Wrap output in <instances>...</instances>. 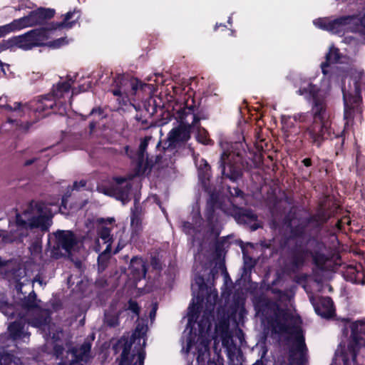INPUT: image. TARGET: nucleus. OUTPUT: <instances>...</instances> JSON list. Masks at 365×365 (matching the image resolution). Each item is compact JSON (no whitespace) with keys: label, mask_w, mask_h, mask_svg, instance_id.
I'll return each mask as SVG.
<instances>
[{"label":"nucleus","mask_w":365,"mask_h":365,"mask_svg":"<svg viewBox=\"0 0 365 365\" xmlns=\"http://www.w3.org/2000/svg\"><path fill=\"white\" fill-rule=\"evenodd\" d=\"M309 299L318 315L324 318H330L334 314V308L330 297H321L317 302L313 296H309Z\"/></svg>","instance_id":"nucleus-21"},{"label":"nucleus","mask_w":365,"mask_h":365,"mask_svg":"<svg viewBox=\"0 0 365 365\" xmlns=\"http://www.w3.org/2000/svg\"><path fill=\"white\" fill-rule=\"evenodd\" d=\"M114 222V218L102 219L101 220V225L98 230V238L96 240L94 246V250L96 252H102L98 259L105 257L110 252L113 240L112 236L110 235L112 227H107V225H111Z\"/></svg>","instance_id":"nucleus-13"},{"label":"nucleus","mask_w":365,"mask_h":365,"mask_svg":"<svg viewBox=\"0 0 365 365\" xmlns=\"http://www.w3.org/2000/svg\"><path fill=\"white\" fill-rule=\"evenodd\" d=\"M329 291H331V287H329Z\"/></svg>","instance_id":"nucleus-59"},{"label":"nucleus","mask_w":365,"mask_h":365,"mask_svg":"<svg viewBox=\"0 0 365 365\" xmlns=\"http://www.w3.org/2000/svg\"><path fill=\"white\" fill-rule=\"evenodd\" d=\"M147 326L138 324L129 344H125L118 365H143L146 344Z\"/></svg>","instance_id":"nucleus-8"},{"label":"nucleus","mask_w":365,"mask_h":365,"mask_svg":"<svg viewBox=\"0 0 365 365\" xmlns=\"http://www.w3.org/2000/svg\"><path fill=\"white\" fill-rule=\"evenodd\" d=\"M78 12L76 11H69L66 14L63 21L58 24L51 25L48 28H53V31L60 27L71 28L76 21L78 18Z\"/></svg>","instance_id":"nucleus-27"},{"label":"nucleus","mask_w":365,"mask_h":365,"mask_svg":"<svg viewBox=\"0 0 365 365\" xmlns=\"http://www.w3.org/2000/svg\"><path fill=\"white\" fill-rule=\"evenodd\" d=\"M0 108L10 113L9 115L22 118L25 116L34 106L31 103L22 104L19 102L9 103L6 96L0 97Z\"/></svg>","instance_id":"nucleus-18"},{"label":"nucleus","mask_w":365,"mask_h":365,"mask_svg":"<svg viewBox=\"0 0 365 365\" xmlns=\"http://www.w3.org/2000/svg\"><path fill=\"white\" fill-rule=\"evenodd\" d=\"M245 308L243 307L242 305H241L240 307V315L242 316L245 314Z\"/></svg>","instance_id":"nucleus-49"},{"label":"nucleus","mask_w":365,"mask_h":365,"mask_svg":"<svg viewBox=\"0 0 365 365\" xmlns=\"http://www.w3.org/2000/svg\"><path fill=\"white\" fill-rule=\"evenodd\" d=\"M53 202H31L21 214L16 215L17 233L11 237L3 236L5 242L21 240L28 228H41L46 230L51 225V219L56 210L53 211L48 205H54Z\"/></svg>","instance_id":"nucleus-4"},{"label":"nucleus","mask_w":365,"mask_h":365,"mask_svg":"<svg viewBox=\"0 0 365 365\" xmlns=\"http://www.w3.org/2000/svg\"><path fill=\"white\" fill-rule=\"evenodd\" d=\"M276 317L279 320H283V329L285 326L293 324L296 327L295 340L294 342V354L299 356L298 363L303 364L307 361V349L304 343V339L299 325L301 324L300 318L291 310L278 309Z\"/></svg>","instance_id":"nucleus-10"},{"label":"nucleus","mask_w":365,"mask_h":365,"mask_svg":"<svg viewBox=\"0 0 365 365\" xmlns=\"http://www.w3.org/2000/svg\"><path fill=\"white\" fill-rule=\"evenodd\" d=\"M147 146H148L147 140L146 139L143 140L140 142V144L139 145L138 158L136 159L139 166H142L144 160L147 158L146 155H145V152L146 150Z\"/></svg>","instance_id":"nucleus-34"},{"label":"nucleus","mask_w":365,"mask_h":365,"mask_svg":"<svg viewBox=\"0 0 365 365\" xmlns=\"http://www.w3.org/2000/svg\"><path fill=\"white\" fill-rule=\"evenodd\" d=\"M71 86V83L68 81L58 83L53 91L54 96L58 100L64 98L65 94L69 93Z\"/></svg>","instance_id":"nucleus-28"},{"label":"nucleus","mask_w":365,"mask_h":365,"mask_svg":"<svg viewBox=\"0 0 365 365\" xmlns=\"http://www.w3.org/2000/svg\"><path fill=\"white\" fill-rule=\"evenodd\" d=\"M191 287L195 294V291L197 289L198 291L197 295V302L205 292L207 293L206 309L204 311L202 319L198 322L199 333L196 341L194 342L197 350V361H199L200 358H203L205 355L209 354V344L210 341L209 331L212 325L211 321L213 319L212 312L214 310L217 299V292L215 288L205 284L204 279L201 276H196L195 277Z\"/></svg>","instance_id":"nucleus-3"},{"label":"nucleus","mask_w":365,"mask_h":365,"mask_svg":"<svg viewBox=\"0 0 365 365\" xmlns=\"http://www.w3.org/2000/svg\"><path fill=\"white\" fill-rule=\"evenodd\" d=\"M25 324L20 322H15L9 326V334L14 340L26 341L29 339V334L24 330Z\"/></svg>","instance_id":"nucleus-23"},{"label":"nucleus","mask_w":365,"mask_h":365,"mask_svg":"<svg viewBox=\"0 0 365 365\" xmlns=\"http://www.w3.org/2000/svg\"><path fill=\"white\" fill-rule=\"evenodd\" d=\"M303 262L304 257L302 255H297L293 259V263L296 267H298L299 266L302 264Z\"/></svg>","instance_id":"nucleus-40"},{"label":"nucleus","mask_w":365,"mask_h":365,"mask_svg":"<svg viewBox=\"0 0 365 365\" xmlns=\"http://www.w3.org/2000/svg\"><path fill=\"white\" fill-rule=\"evenodd\" d=\"M14 118H18V117L9 115L8 117L7 120L9 123L14 124L15 125L16 128L18 129L19 130H21L22 132H26L31 126V123H29L28 121L20 122V121L17 120L16 119H15Z\"/></svg>","instance_id":"nucleus-32"},{"label":"nucleus","mask_w":365,"mask_h":365,"mask_svg":"<svg viewBox=\"0 0 365 365\" xmlns=\"http://www.w3.org/2000/svg\"><path fill=\"white\" fill-rule=\"evenodd\" d=\"M239 162V155L224 152L220 158V168L222 175L232 181L237 180L242 175Z\"/></svg>","instance_id":"nucleus-14"},{"label":"nucleus","mask_w":365,"mask_h":365,"mask_svg":"<svg viewBox=\"0 0 365 365\" xmlns=\"http://www.w3.org/2000/svg\"><path fill=\"white\" fill-rule=\"evenodd\" d=\"M113 94L115 96H119L120 95V91L119 90L114 91Z\"/></svg>","instance_id":"nucleus-53"},{"label":"nucleus","mask_w":365,"mask_h":365,"mask_svg":"<svg viewBox=\"0 0 365 365\" xmlns=\"http://www.w3.org/2000/svg\"><path fill=\"white\" fill-rule=\"evenodd\" d=\"M130 86L132 88L133 94H135L136 91L138 90L140 88L142 87V84L140 82H139L137 80H131L130 81Z\"/></svg>","instance_id":"nucleus-37"},{"label":"nucleus","mask_w":365,"mask_h":365,"mask_svg":"<svg viewBox=\"0 0 365 365\" xmlns=\"http://www.w3.org/2000/svg\"><path fill=\"white\" fill-rule=\"evenodd\" d=\"M193 129L197 130L196 138L198 142L204 145L209 144L210 140L208 138V134L205 129L198 126V124H197L196 127L194 128Z\"/></svg>","instance_id":"nucleus-33"},{"label":"nucleus","mask_w":365,"mask_h":365,"mask_svg":"<svg viewBox=\"0 0 365 365\" xmlns=\"http://www.w3.org/2000/svg\"><path fill=\"white\" fill-rule=\"evenodd\" d=\"M341 70H342V67H341V66H336L335 68V73L337 75V76L344 77L345 76V74L340 73Z\"/></svg>","instance_id":"nucleus-45"},{"label":"nucleus","mask_w":365,"mask_h":365,"mask_svg":"<svg viewBox=\"0 0 365 365\" xmlns=\"http://www.w3.org/2000/svg\"><path fill=\"white\" fill-rule=\"evenodd\" d=\"M363 158V156H361V155H357L356 156V163L359 165L360 161L362 160Z\"/></svg>","instance_id":"nucleus-52"},{"label":"nucleus","mask_w":365,"mask_h":365,"mask_svg":"<svg viewBox=\"0 0 365 365\" xmlns=\"http://www.w3.org/2000/svg\"><path fill=\"white\" fill-rule=\"evenodd\" d=\"M192 291L193 290L192 289ZM192 294L194 299L192 303L188 307V323L186 329L184 331L185 336H183V338H185L186 336V345L182 346V351L185 354H187L190 351L192 346L195 341V339H197V335L196 334H195L194 336L192 335V328L193 324L197 322L199 317L200 308H202L204 305L206 307V299L207 297V293L205 292L203 296L200 297V300L197 302V289L195 291V294H194V292H192Z\"/></svg>","instance_id":"nucleus-11"},{"label":"nucleus","mask_w":365,"mask_h":365,"mask_svg":"<svg viewBox=\"0 0 365 365\" xmlns=\"http://www.w3.org/2000/svg\"><path fill=\"white\" fill-rule=\"evenodd\" d=\"M302 163H304V165L307 167H309V165H311V160L309 158H305L303 160Z\"/></svg>","instance_id":"nucleus-47"},{"label":"nucleus","mask_w":365,"mask_h":365,"mask_svg":"<svg viewBox=\"0 0 365 365\" xmlns=\"http://www.w3.org/2000/svg\"><path fill=\"white\" fill-rule=\"evenodd\" d=\"M177 118L180 124L194 128L200 122V118L195 113V106H185L177 112Z\"/></svg>","instance_id":"nucleus-19"},{"label":"nucleus","mask_w":365,"mask_h":365,"mask_svg":"<svg viewBox=\"0 0 365 365\" xmlns=\"http://www.w3.org/2000/svg\"><path fill=\"white\" fill-rule=\"evenodd\" d=\"M29 309H33L34 307H36L37 305L36 302H32L31 304H28L26 305Z\"/></svg>","instance_id":"nucleus-48"},{"label":"nucleus","mask_w":365,"mask_h":365,"mask_svg":"<svg viewBox=\"0 0 365 365\" xmlns=\"http://www.w3.org/2000/svg\"><path fill=\"white\" fill-rule=\"evenodd\" d=\"M71 86V83L68 81L58 83L53 91L54 96L58 100L64 98L65 94L69 93Z\"/></svg>","instance_id":"nucleus-29"},{"label":"nucleus","mask_w":365,"mask_h":365,"mask_svg":"<svg viewBox=\"0 0 365 365\" xmlns=\"http://www.w3.org/2000/svg\"><path fill=\"white\" fill-rule=\"evenodd\" d=\"M351 341L347 346H341L337 349L336 354L343 365H365L357 357V350L365 349V321L359 320L351 325Z\"/></svg>","instance_id":"nucleus-7"},{"label":"nucleus","mask_w":365,"mask_h":365,"mask_svg":"<svg viewBox=\"0 0 365 365\" xmlns=\"http://www.w3.org/2000/svg\"><path fill=\"white\" fill-rule=\"evenodd\" d=\"M228 22H229L230 24L231 23V18H229Z\"/></svg>","instance_id":"nucleus-58"},{"label":"nucleus","mask_w":365,"mask_h":365,"mask_svg":"<svg viewBox=\"0 0 365 365\" xmlns=\"http://www.w3.org/2000/svg\"><path fill=\"white\" fill-rule=\"evenodd\" d=\"M156 310H157V307H156V306L155 305V306L153 307V309H152V311H151V312H150V318H154V317H155Z\"/></svg>","instance_id":"nucleus-46"},{"label":"nucleus","mask_w":365,"mask_h":365,"mask_svg":"<svg viewBox=\"0 0 365 365\" xmlns=\"http://www.w3.org/2000/svg\"><path fill=\"white\" fill-rule=\"evenodd\" d=\"M53 103L50 102L47 98H43L37 102V106L34 108L36 112L42 113L47 109L52 108Z\"/></svg>","instance_id":"nucleus-35"},{"label":"nucleus","mask_w":365,"mask_h":365,"mask_svg":"<svg viewBox=\"0 0 365 365\" xmlns=\"http://www.w3.org/2000/svg\"><path fill=\"white\" fill-rule=\"evenodd\" d=\"M53 15L54 11L52 9L41 8L33 11L26 16L15 19L10 24L0 26V38L15 31L41 24L46 19L51 18Z\"/></svg>","instance_id":"nucleus-9"},{"label":"nucleus","mask_w":365,"mask_h":365,"mask_svg":"<svg viewBox=\"0 0 365 365\" xmlns=\"http://www.w3.org/2000/svg\"><path fill=\"white\" fill-rule=\"evenodd\" d=\"M131 188L130 179L122 177L115 178L109 187H98V192L113 197L125 204L129 200V193Z\"/></svg>","instance_id":"nucleus-12"},{"label":"nucleus","mask_w":365,"mask_h":365,"mask_svg":"<svg viewBox=\"0 0 365 365\" xmlns=\"http://www.w3.org/2000/svg\"><path fill=\"white\" fill-rule=\"evenodd\" d=\"M86 182L83 180H81L79 182H75L73 183V188L76 190H78L80 187L86 186Z\"/></svg>","instance_id":"nucleus-42"},{"label":"nucleus","mask_w":365,"mask_h":365,"mask_svg":"<svg viewBox=\"0 0 365 365\" xmlns=\"http://www.w3.org/2000/svg\"><path fill=\"white\" fill-rule=\"evenodd\" d=\"M191 128L180 124L178 127L173 128L168 133V142L169 146L187 141L190 138Z\"/></svg>","instance_id":"nucleus-22"},{"label":"nucleus","mask_w":365,"mask_h":365,"mask_svg":"<svg viewBox=\"0 0 365 365\" xmlns=\"http://www.w3.org/2000/svg\"><path fill=\"white\" fill-rule=\"evenodd\" d=\"M343 98L344 103V118L351 117V110L357 106L361 100L360 95V88L356 81L354 82L353 87L350 86L349 90L342 88Z\"/></svg>","instance_id":"nucleus-15"},{"label":"nucleus","mask_w":365,"mask_h":365,"mask_svg":"<svg viewBox=\"0 0 365 365\" xmlns=\"http://www.w3.org/2000/svg\"><path fill=\"white\" fill-rule=\"evenodd\" d=\"M295 121L304 122L306 120L307 115L304 113H299L294 115Z\"/></svg>","instance_id":"nucleus-41"},{"label":"nucleus","mask_w":365,"mask_h":365,"mask_svg":"<svg viewBox=\"0 0 365 365\" xmlns=\"http://www.w3.org/2000/svg\"><path fill=\"white\" fill-rule=\"evenodd\" d=\"M6 262L0 258V270L6 265Z\"/></svg>","instance_id":"nucleus-50"},{"label":"nucleus","mask_w":365,"mask_h":365,"mask_svg":"<svg viewBox=\"0 0 365 365\" xmlns=\"http://www.w3.org/2000/svg\"><path fill=\"white\" fill-rule=\"evenodd\" d=\"M36 312L39 318L29 320L28 323L32 327L41 329L44 333L46 337L56 339L57 336L51 331L54 325L50 323L51 319L48 316V313L45 310H36Z\"/></svg>","instance_id":"nucleus-16"},{"label":"nucleus","mask_w":365,"mask_h":365,"mask_svg":"<svg viewBox=\"0 0 365 365\" xmlns=\"http://www.w3.org/2000/svg\"><path fill=\"white\" fill-rule=\"evenodd\" d=\"M323 85L319 89L309 81H303L297 91L300 96L305 98H313L312 111L314 113V123L307 129L306 133L309 135L312 143L319 147L322 142L329 135V123L327 120L326 104L324 98L329 90V86L326 88Z\"/></svg>","instance_id":"nucleus-1"},{"label":"nucleus","mask_w":365,"mask_h":365,"mask_svg":"<svg viewBox=\"0 0 365 365\" xmlns=\"http://www.w3.org/2000/svg\"><path fill=\"white\" fill-rule=\"evenodd\" d=\"M130 269L136 279H140L145 277V265L144 261L141 258L133 259L130 262Z\"/></svg>","instance_id":"nucleus-26"},{"label":"nucleus","mask_w":365,"mask_h":365,"mask_svg":"<svg viewBox=\"0 0 365 365\" xmlns=\"http://www.w3.org/2000/svg\"><path fill=\"white\" fill-rule=\"evenodd\" d=\"M58 248L65 250L70 255L78 247V240L71 231L58 230L54 233Z\"/></svg>","instance_id":"nucleus-17"},{"label":"nucleus","mask_w":365,"mask_h":365,"mask_svg":"<svg viewBox=\"0 0 365 365\" xmlns=\"http://www.w3.org/2000/svg\"><path fill=\"white\" fill-rule=\"evenodd\" d=\"M64 113H66V108H63V111H60V113L63 115Z\"/></svg>","instance_id":"nucleus-55"},{"label":"nucleus","mask_w":365,"mask_h":365,"mask_svg":"<svg viewBox=\"0 0 365 365\" xmlns=\"http://www.w3.org/2000/svg\"><path fill=\"white\" fill-rule=\"evenodd\" d=\"M220 209L227 215H233L236 212V207L233 202L228 198L223 202H217V197L214 194L210 195L207 202L206 210V225H201V218L197 216L195 219V226L189 222L183 223L182 227L187 235H192L195 239H200L201 232L207 238H216L220 232L222 228V217L220 216L217 210Z\"/></svg>","instance_id":"nucleus-2"},{"label":"nucleus","mask_w":365,"mask_h":365,"mask_svg":"<svg viewBox=\"0 0 365 365\" xmlns=\"http://www.w3.org/2000/svg\"><path fill=\"white\" fill-rule=\"evenodd\" d=\"M0 365H22L20 359L12 354H0Z\"/></svg>","instance_id":"nucleus-30"},{"label":"nucleus","mask_w":365,"mask_h":365,"mask_svg":"<svg viewBox=\"0 0 365 365\" xmlns=\"http://www.w3.org/2000/svg\"><path fill=\"white\" fill-rule=\"evenodd\" d=\"M122 247H123V246L122 247L118 246L117 250L115 251V253H117L120 250L122 249Z\"/></svg>","instance_id":"nucleus-54"},{"label":"nucleus","mask_w":365,"mask_h":365,"mask_svg":"<svg viewBox=\"0 0 365 365\" xmlns=\"http://www.w3.org/2000/svg\"><path fill=\"white\" fill-rule=\"evenodd\" d=\"M124 151H125V155H128L129 158H130L132 159L134 158L133 153L131 152V150H130V148L128 146H125L124 148Z\"/></svg>","instance_id":"nucleus-44"},{"label":"nucleus","mask_w":365,"mask_h":365,"mask_svg":"<svg viewBox=\"0 0 365 365\" xmlns=\"http://www.w3.org/2000/svg\"><path fill=\"white\" fill-rule=\"evenodd\" d=\"M91 348V343L86 341L79 349L72 351L71 354L76 359L77 361H87L90 356Z\"/></svg>","instance_id":"nucleus-25"},{"label":"nucleus","mask_w":365,"mask_h":365,"mask_svg":"<svg viewBox=\"0 0 365 365\" xmlns=\"http://www.w3.org/2000/svg\"><path fill=\"white\" fill-rule=\"evenodd\" d=\"M35 160H36V159L29 160L26 161L24 164H25V165H29L32 164Z\"/></svg>","instance_id":"nucleus-51"},{"label":"nucleus","mask_w":365,"mask_h":365,"mask_svg":"<svg viewBox=\"0 0 365 365\" xmlns=\"http://www.w3.org/2000/svg\"><path fill=\"white\" fill-rule=\"evenodd\" d=\"M327 62L323 63L321 65L322 70L323 73L326 76L328 74L329 71L327 70V68L329 67V63H342V58L343 57L340 56L339 53V51L337 48H336L334 46H331L329 48V53L326 56Z\"/></svg>","instance_id":"nucleus-24"},{"label":"nucleus","mask_w":365,"mask_h":365,"mask_svg":"<svg viewBox=\"0 0 365 365\" xmlns=\"http://www.w3.org/2000/svg\"><path fill=\"white\" fill-rule=\"evenodd\" d=\"M71 365H74V362H72V363L71 364Z\"/></svg>","instance_id":"nucleus-60"},{"label":"nucleus","mask_w":365,"mask_h":365,"mask_svg":"<svg viewBox=\"0 0 365 365\" xmlns=\"http://www.w3.org/2000/svg\"><path fill=\"white\" fill-rule=\"evenodd\" d=\"M128 309L130 310H131L133 313H135L136 314H138L139 307H138V304L135 302H133V301L130 300L129 302Z\"/></svg>","instance_id":"nucleus-38"},{"label":"nucleus","mask_w":365,"mask_h":365,"mask_svg":"<svg viewBox=\"0 0 365 365\" xmlns=\"http://www.w3.org/2000/svg\"><path fill=\"white\" fill-rule=\"evenodd\" d=\"M105 322L110 327H115L118 324V319L115 317H110L106 314Z\"/></svg>","instance_id":"nucleus-36"},{"label":"nucleus","mask_w":365,"mask_h":365,"mask_svg":"<svg viewBox=\"0 0 365 365\" xmlns=\"http://www.w3.org/2000/svg\"><path fill=\"white\" fill-rule=\"evenodd\" d=\"M230 193L231 195L232 196H236V197H238V196H240L241 194H242V192L240 190H239L238 188H233V191L230 190Z\"/></svg>","instance_id":"nucleus-43"},{"label":"nucleus","mask_w":365,"mask_h":365,"mask_svg":"<svg viewBox=\"0 0 365 365\" xmlns=\"http://www.w3.org/2000/svg\"><path fill=\"white\" fill-rule=\"evenodd\" d=\"M6 49H9V47H6V45H4V41H3L1 43H0V52L3 51L4 50H6ZM4 66H8L7 64H4L1 62V61H0V67L1 68V71L4 73V74L6 75V71L4 68Z\"/></svg>","instance_id":"nucleus-39"},{"label":"nucleus","mask_w":365,"mask_h":365,"mask_svg":"<svg viewBox=\"0 0 365 365\" xmlns=\"http://www.w3.org/2000/svg\"><path fill=\"white\" fill-rule=\"evenodd\" d=\"M56 352L57 357H58L59 354H58V350L57 349H56Z\"/></svg>","instance_id":"nucleus-56"},{"label":"nucleus","mask_w":365,"mask_h":365,"mask_svg":"<svg viewBox=\"0 0 365 365\" xmlns=\"http://www.w3.org/2000/svg\"><path fill=\"white\" fill-rule=\"evenodd\" d=\"M196 165L199 169V177L200 178L208 179L210 177V166L207 161L201 158L196 161Z\"/></svg>","instance_id":"nucleus-31"},{"label":"nucleus","mask_w":365,"mask_h":365,"mask_svg":"<svg viewBox=\"0 0 365 365\" xmlns=\"http://www.w3.org/2000/svg\"><path fill=\"white\" fill-rule=\"evenodd\" d=\"M229 327L228 319H224L219 322L215 327V338L216 339H220L222 346L230 350L234 346V343Z\"/></svg>","instance_id":"nucleus-20"},{"label":"nucleus","mask_w":365,"mask_h":365,"mask_svg":"<svg viewBox=\"0 0 365 365\" xmlns=\"http://www.w3.org/2000/svg\"><path fill=\"white\" fill-rule=\"evenodd\" d=\"M351 69H349V70H348V71H346V73H350V72H351Z\"/></svg>","instance_id":"nucleus-57"},{"label":"nucleus","mask_w":365,"mask_h":365,"mask_svg":"<svg viewBox=\"0 0 365 365\" xmlns=\"http://www.w3.org/2000/svg\"><path fill=\"white\" fill-rule=\"evenodd\" d=\"M53 28H42L38 29H33L23 35L14 36L4 41L6 47L9 49L19 48L20 49L28 51L34 47L48 46L53 48H58L68 43L69 41L66 38H60L53 41L46 43L48 38L53 35Z\"/></svg>","instance_id":"nucleus-5"},{"label":"nucleus","mask_w":365,"mask_h":365,"mask_svg":"<svg viewBox=\"0 0 365 365\" xmlns=\"http://www.w3.org/2000/svg\"><path fill=\"white\" fill-rule=\"evenodd\" d=\"M317 27L326 30L335 34H344L346 32L351 31L355 36H347L344 41L347 43H356L357 33L364 36L365 39V26L362 25L361 17L356 16H341L335 19L329 18H319L313 21Z\"/></svg>","instance_id":"nucleus-6"}]
</instances>
